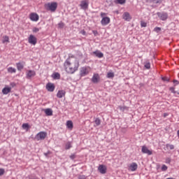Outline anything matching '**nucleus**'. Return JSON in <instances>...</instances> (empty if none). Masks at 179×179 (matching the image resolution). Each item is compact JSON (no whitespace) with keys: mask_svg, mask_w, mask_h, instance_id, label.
Wrapping results in <instances>:
<instances>
[{"mask_svg":"<svg viewBox=\"0 0 179 179\" xmlns=\"http://www.w3.org/2000/svg\"><path fill=\"white\" fill-rule=\"evenodd\" d=\"M173 82L174 87L177 86V85H179V81L177 80H173Z\"/></svg>","mask_w":179,"mask_h":179,"instance_id":"44","label":"nucleus"},{"mask_svg":"<svg viewBox=\"0 0 179 179\" xmlns=\"http://www.w3.org/2000/svg\"><path fill=\"white\" fill-rule=\"evenodd\" d=\"M45 8L47 10H50V12H55L57 10V8H58L57 2H52L45 4Z\"/></svg>","mask_w":179,"mask_h":179,"instance_id":"1","label":"nucleus"},{"mask_svg":"<svg viewBox=\"0 0 179 179\" xmlns=\"http://www.w3.org/2000/svg\"><path fill=\"white\" fill-rule=\"evenodd\" d=\"M95 57H97L98 58H103L104 57V54L103 52H100V50H96L92 52Z\"/></svg>","mask_w":179,"mask_h":179,"instance_id":"17","label":"nucleus"},{"mask_svg":"<svg viewBox=\"0 0 179 179\" xmlns=\"http://www.w3.org/2000/svg\"><path fill=\"white\" fill-rule=\"evenodd\" d=\"M127 2V0H115V3H118L119 5H124Z\"/></svg>","mask_w":179,"mask_h":179,"instance_id":"26","label":"nucleus"},{"mask_svg":"<svg viewBox=\"0 0 179 179\" xmlns=\"http://www.w3.org/2000/svg\"><path fill=\"white\" fill-rule=\"evenodd\" d=\"M145 69H149L150 68V62H146L144 65Z\"/></svg>","mask_w":179,"mask_h":179,"instance_id":"36","label":"nucleus"},{"mask_svg":"<svg viewBox=\"0 0 179 179\" xmlns=\"http://www.w3.org/2000/svg\"><path fill=\"white\" fill-rule=\"evenodd\" d=\"M45 87L48 92H54V90H55V85H54V83H48V84H46Z\"/></svg>","mask_w":179,"mask_h":179,"instance_id":"8","label":"nucleus"},{"mask_svg":"<svg viewBox=\"0 0 179 179\" xmlns=\"http://www.w3.org/2000/svg\"><path fill=\"white\" fill-rule=\"evenodd\" d=\"M66 127L69 129H72L73 128V122H72V120H68L66 122Z\"/></svg>","mask_w":179,"mask_h":179,"instance_id":"21","label":"nucleus"},{"mask_svg":"<svg viewBox=\"0 0 179 179\" xmlns=\"http://www.w3.org/2000/svg\"><path fill=\"white\" fill-rule=\"evenodd\" d=\"M30 179H37V178H30Z\"/></svg>","mask_w":179,"mask_h":179,"instance_id":"55","label":"nucleus"},{"mask_svg":"<svg viewBox=\"0 0 179 179\" xmlns=\"http://www.w3.org/2000/svg\"><path fill=\"white\" fill-rule=\"evenodd\" d=\"M167 115H169V114H167V113H164V117H167Z\"/></svg>","mask_w":179,"mask_h":179,"instance_id":"53","label":"nucleus"},{"mask_svg":"<svg viewBox=\"0 0 179 179\" xmlns=\"http://www.w3.org/2000/svg\"><path fill=\"white\" fill-rule=\"evenodd\" d=\"M22 129H26V131H29V129H30L31 127L29 123H23L22 125Z\"/></svg>","mask_w":179,"mask_h":179,"instance_id":"22","label":"nucleus"},{"mask_svg":"<svg viewBox=\"0 0 179 179\" xmlns=\"http://www.w3.org/2000/svg\"><path fill=\"white\" fill-rule=\"evenodd\" d=\"M98 171L101 174H106L107 173V167L105 165L101 164L98 167Z\"/></svg>","mask_w":179,"mask_h":179,"instance_id":"9","label":"nucleus"},{"mask_svg":"<svg viewBox=\"0 0 179 179\" xmlns=\"http://www.w3.org/2000/svg\"><path fill=\"white\" fill-rule=\"evenodd\" d=\"M58 26L60 29H64V24L63 22H60L58 24Z\"/></svg>","mask_w":179,"mask_h":179,"instance_id":"45","label":"nucleus"},{"mask_svg":"<svg viewBox=\"0 0 179 179\" xmlns=\"http://www.w3.org/2000/svg\"><path fill=\"white\" fill-rule=\"evenodd\" d=\"M94 122H95L96 127H99V125H100V124H101V120H100V118L96 117V118L95 119Z\"/></svg>","mask_w":179,"mask_h":179,"instance_id":"30","label":"nucleus"},{"mask_svg":"<svg viewBox=\"0 0 179 179\" xmlns=\"http://www.w3.org/2000/svg\"><path fill=\"white\" fill-rule=\"evenodd\" d=\"M141 27H146V26H148V24L143 21H141Z\"/></svg>","mask_w":179,"mask_h":179,"instance_id":"41","label":"nucleus"},{"mask_svg":"<svg viewBox=\"0 0 179 179\" xmlns=\"http://www.w3.org/2000/svg\"><path fill=\"white\" fill-rule=\"evenodd\" d=\"M166 163H167L168 164H170V163H171V159L169 157L166 158Z\"/></svg>","mask_w":179,"mask_h":179,"instance_id":"46","label":"nucleus"},{"mask_svg":"<svg viewBox=\"0 0 179 179\" xmlns=\"http://www.w3.org/2000/svg\"><path fill=\"white\" fill-rule=\"evenodd\" d=\"M162 80H163L164 82H170V78L167 77H162Z\"/></svg>","mask_w":179,"mask_h":179,"instance_id":"37","label":"nucleus"},{"mask_svg":"<svg viewBox=\"0 0 179 179\" xmlns=\"http://www.w3.org/2000/svg\"><path fill=\"white\" fill-rule=\"evenodd\" d=\"M33 33H38V31H40V29L37 28V27H34L32 29Z\"/></svg>","mask_w":179,"mask_h":179,"instance_id":"40","label":"nucleus"},{"mask_svg":"<svg viewBox=\"0 0 179 179\" xmlns=\"http://www.w3.org/2000/svg\"><path fill=\"white\" fill-rule=\"evenodd\" d=\"M154 31H156V33H160V31H162V28L159 27H156L154 29Z\"/></svg>","mask_w":179,"mask_h":179,"instance_id":"33","label":"nucleus"},{"mask_svg":"<svg viewBox=\"0 0 179 179\" xmlns=\"http://www.w3.org/2000/svg\"><path fill=\"white\" fill-rule=\"evenodd\" d=\"M92 33L94 36H97L99 34V32L96 30L92 31Z\"/></svg>","mask_w":179,"mask_h":179,"instance_id":"48","label":"nucleus"},{"mask_svg":"<svg viewBox=\"0 0 179 179\" xmlns=\"http://www.w3.org/2000/svg\"><path fill=\"white\" fill-rule=\"evenodd\" d=\"M118 108L120 110V111H125V110H128V107L127 106H119Z\"/></svg>","mask_w":179,"mask_h":179,"instance_id":"29","label":"nucleus"},{"mask_svg":"<svg viewBox=\"0 0 179 179\" xmlns=\"http://www.w3.org/2000/svg\"><path fill=\"white\" fill-rule=\"evenodd\" d=\"M79 179H86V176H80Z\"/></svg>","mask_w":179,"mask_h":179,"instance_id":"51","label":"nucleus"},{"mask_svg":"<svg viewBox=\"0 0 179 179\" xmlns=\"http://www.w3.org/2000/svg\"><path fill=\"white\" fill-rule=\"evenodd\" d=\"M65 94H66V92H65V90H59L57 94V97H58V99H62L63 97H65Z\"/></svg>","mask_w":179,"mask_h":179,"instance_id":"13","label":"nucleus"},{"mask_svg":"<svg viewBox=\"0 0 179 179\" xmlns=\"http://www.w3.org/2000/svg\"><path fill=\"white\" fill-rule=\"evenodd\" d=\"M52 77L53 79H61V74L59 73H53Z\"/></svg>","mask_w":179,"mask_h":179,"instance_id":"23","label":"nucleus"},{"mask_svg":"<svg viewBox=\"0 0 179 179\" xmlns=\"http://www.w3.org/2000/svg\"><path fill=\"white\" fill-rule=\"evenodd\" d=\"M29 44H32L33 45H36L37 44V38L34 36V35H30L28 39Z\"/></svg>","mask_w":179,"mask_h":179,"instance_id":"5","label":"nucleus"},{"mask_svg":"<svg viewBox=\"0 0 179 179\" xmlns=\"http://www.w3.org/2000/svg\"><path fill=\"white\" fill-rule=\"evenodd\" d=\"M142 153H144L145 155H148L150 156V155L152 154V151L150 150L146 145H143L141 149Z\"/></svg>","mask_w":179,"mask_h":179,"instance_id":"11","label":"nucleus"},{"mask_svg":"<svg viewBox=\"0 0 179 179\" xmlns=\"http://www.w3.org/2000/svg\"><path fill=\"white\" fill-rule=\"evenodd\" d=\"M69 65H71V62H69V59H66V62H64V66H69Z\"/></svg>","mask_w":179,"mask_h":179,"instance_id":"42","label":"nucleus"},{"mask_svg":"<svg viewBox=\"0 0 179 179\" xmlns=\"http://www.w3.org/2000/svg\"><path fill=\"white\" fill-rule=\"evenodd\" d=\"M80 9H83V10H87V9H89V2L87 0H83L80 1Z\"/></svg>","mask_w":179,"mask_h":179,"instance_id":"4","label":"nucleus"},{"mask_svg":"<svg viewBox=\"0 0 179 179\" xmlns=\"http://www.w3.org/2000/svg\"><path fill=\"white\" fill-rule=\"evenodd\" d=\"M3 44H5V43H9V36H6L3 37V39L2 41Z\"/></svg>","mask_w":179,"mask_h":179,"instance_id":"31","label":"nucleus"},{"mask_svg":"<svg viewBox=\"0 0 179 179\" xmlns=\"http://www.w3.org/2000/svg\"><path fill=\"white\" fill-rule=\"evenodd\" d=\"M46 136H47L46 132L41 131L35 136L34 139V141H44Z\"/></svg>","mask_w":179,"mask_h":179,"instance_id":"2","label":"nucleus"},{"mask_svg":"<svg viewBox=\"0 0 179 179\" xmlns=\"http://www.w3.org/2000/svg\"><path fill=\"white\" fill-rule=\"evenodd\" d=\"M78 68H79V61L76 60L74 62V67H69V73H75L76 71H78Z\"/></svg>","mask_w":179,"mask_h":179,"instance_id":"3","label":"nucleus"},{"mask_svg":"<svg viewBox=\"0 0 179 179\" xmlns=\"http://www.w3.org/2000/svg\"><path fill=\"white\" fill-rule=\"evenodd\" d=\"M170 92H171V93H173V94H176V93H177V94H179V92L176 91V88L174 87H171L169 88Z\"/></svg>","mask_w":179,"mask_h":179,"instance_id":"28","label":"nucleus"},{"mask_svg":"<svg viewBox=\"0 0 179 179\" xmlns=\"http://www.w3.org/2000/svg\"><path fill=\"white\" fill-rule=\"evenodd\" d=\"M51 152L48 151L47 152H44V156H45V157H48V155H50Z\"/></svg>","mask_w":179,"mask_h":179,"instance_id":"47","label":"nucleus"},{"mask_svg":"<svg viewBox=\"0 0 179 179\" xmlns=\"http://www.w3.org/2000/svg\"><path fill=\"white\" fill-rule=\"evenodd\" d=\"M81 34H83V36H85L86 35V31L85 30H82L80 31Z\"/></svg>","mask_w":179,"mask_h":179,"instance_id":"49","label":"nucleus"},{"mask_svg":"<svg viewBox=\"0 0 179 179\" xmlns=\"http://www.w3.org/2000/svg\"><path fill=\"white\" fill-rule=\"evenodd\" d=\"M8 72L9 73H16V69L15 68H13V67H9L8 69Z\"/></svg>","mask_w":179,"mask_h":179,"instance_id":"27","label":"nucleus"},{"mask_svg":"<svg viewBox=\"0 0 179 179\" xmlns=\"http://www.w3.org/2000/svg\"><path fill=\"white\" fill-rule=\"evenodd\" d=\"M80 76H86V75H87L86 67H83L80 69Z\"/></svg>","mask_w":179,"mask_h":179,"instance_id":"20","label":"nucleus"},{"mask_svg":"<svg viewBox=\"0 0 179 179\" xmlns=\"http://www.w3.org/2000/svg\"><path fill=\"white\" fill-rule=\"evenodd\" d=\"M70 159L71 160H75V159H76V154H71L70 156H69Z\"/></svg>","mask_w":179,"mask_h":179,"instance_id":"38","label":"nucleus"},{"mask_svg":"<svg viewBox=\"0 0 179 179\" xmlns=\"http://www.w3.org/2000/svg\"><path fill=\"white\" fill-rule=\"evenodd\" d=\"M3 174H5V169H0V177L3 176Z\"/></svg>","mask_w":179,"mask_h":179,"instance_id":"43","label":"nucleus"},{"mask_svg":"<svg viewBox=\"0 0 179 179\" xmlns=\"http://www.w3.org/2000/svg\"><path fill=\"white\" fill-rule=\"evenodd\" d=\"M104 15H106V13H101V16L103 17V16H104Z\"/></svg>","mask_w":179,"mask_h":179,"instance_id":"52","label":"nucleus"},{"mask_svg":"<svg viewBox=\"0 0 179 179\" xmlns=\"http://www.w3.org/2000/svg\"><path fill=\"white\" fill-rule=\"evenodd\" d=\"M29 19H31L32 22H37L38 19H40V17L37 15V13H31L29 15Z\"/></svg>","mask_w":179,"mask_h":179,"instance_id":"7","label":"nucleus"},{"mask_svg":"<svg viewBox=\"0 0 179 179\" xmlns=\"http://www.w3.org/2000/svg\"><path fill=\"white\" fill-rule=\"evenodd\" d=\"M45 113L46 114V115L48 116H51L52 115V109L51 108H47L45 110Z\"/></svg>","mask_w":179,"mask_h":179,"instance_id":"24","label":"nucleus"},{"mask_svg":"<svg viewBox=\"0 0 179 179\" xmlns=\"http://www.w3.org/2000/svg\"><path fill=\"white\" fill-rule=\"evenodd\" d=\"M10 86H11V87H15V86H16V83H10Z\"/></svg>","mask_w":179,"mask_h":179,"instance_id":"50","label":"nucleus"},{"mask_svg":"<svg viewBox=\"0 0 179 179\" xmlns=\"http://www.w3.org/2000/svg\"><path fill=\"white\" fill-rule=\"evenodd\" d=\"M12 90V87H5L2 90L3 94H8V93H10V91Z\"/></svg>","mask_w":179,"mask_h":179,"instance_id":"19","label":"nucleus"},{"mask_svg":"<svg viewBox=\"0 0 179 179\" xmlns=\"http://www.w3.org/2000/svg\"><path fill=\"white\" fill-rule=\"evenodd\" d=\"M147 3H154L155 5L162 3V0H145Z\"/></svg>","mask_w":179,"mask_h":179,"instance_id":"18","label":"nucleus"},{"mask_svg":"<svg viewBox=\"0 0 179 179\" xmlns=\"http://www.w3.org/2000/svg\"><path fill=\"white\" fill-rule=\"evenodd\" d=\"M157 15L161 20H167V18L169 17V14H167V13H157Z\"/></svg>","mask_w":179,"mask_h":179,"instance_id":"6","label":"nucleus"},{"mask_svg":"<svg viewBox=\"0 0 179 179\" xmlns=\"http://www.w3.org/2000/svg\"><path fill=\"white\" fill-rule=\"evenodd\" d=\"M178 136L179 137V130L178 131Z\"/></svg>","mask_w":179,"mask_h":179,"instance_id":"54","label":"nucleus"},{"mask_svg":"<svg viewBox=\"0 0 179 179\" xmlns=\"http://www.w3.org/2000/svg\"><path fill=\"white\" fill-rule=\"evenodd\" d=\"M16 65H17V69L18 71H22V69H23V68H24V66L20 62L17 63Z\"/></svg>","mask_w":179,"mask_h":179,"instance_id":"25","label":"nucleus"},{"mask_svg":"<svg viewBox=\"0 0 179 179\" xmlns=\"http://www.w3.org/2000/svg\"><path fill=\"white\" fill-rule=\"evenodd\" d=\"M161 170L162 171H167V166H166L165 164L162 165Z\"/></svg>","mask_w":179,"mask_h":179,"instance_id":"39","label":"nucleus"},{"mask_svg":"<svg viewBox=\"0 0 179 179\" xmlns=\"http://www.w3.org/2000/svg\"><path fill=\"white\" fill-rule=\"evenodd\" d=\"M129 169L131 171H136V170L138 169V164L132 162L129 166Z\"/></svg>","mask_w":179,"mask_h":179,"instance_id":"15","label":"nucleus"},{"mask_svg":"<svg viewBox=\"0 0 179 179\" xmlns=\"http://www.w3.org/2000/svg\"><path fill=\"white\" fill-rule=\"evenodd\" d=\"M108 79H113V78H114V73L113 72H109L107 73V76H106Z\"/></svg>","mask_w":179,"mask_h":179,"instance_id":"32","label":"nucleus"},{"mask_svg":"<svg viewBox=\"0 0 179 179\" xmlns=\"http://www.w3.org/2000/svg\"><path fill=\"white\" fill-rule=\"evenodd\" d=\"M72 148V145H71V143L69 142L66 144V147H65V149L66 150H68L69 149L71 148Z\"/></svg>","mask_w":179,"mask_h":179,"instance_id":"35","label":"nucleus"},{"mask_svg":"<svg viewBox=\"0 0 179 179\" xmlns=\"http://www.w3.org/2000/svg\"><path fill=\"white\" fill-rule=\"evenodd\" d=\"M100 81V76L99 74H94L92 78V83H99Z\"/></svg>","mask_w":179,"mask_h":179,"instance_id":"14","label":"nucleus"},{"mask_svg":"<svg viewBox=\"0 0 179 179\" xmlns=\"http://www.w3.org/2000/svg\"><path fill=\"white\" fill-rule=\"evenodd\" d=\"M108 23H110V17H104L102 18L101 21V24H102V26H107Z\"/></svg>","mask_w":179,"mask_h":179,"instance_id":"12","label":"nucleus"},{"mask_svg":"<svg viewBox=\"0 0 179 179\" xmlns=\"http://www.w3.org/2000/svg\"><path fill=\"white\" fill-rule=\"evenodd\" d=\"M122 17L124 20H127V22H129L132 17H131V15L128 12L124 13Z\"/></svg>","mask_w":179,"mask_h":179,"instance_id":"16","label":"nucleus"},{"mask_svg":"<svg viewBox=\"0 0 179 179\" xmlns=\"http://www.w3.org/2000/svg\"><path fill=\"white\" fill-rule=\"evenodd\" d=\"M166 148H169L170 150H173L174 149V145L166 144Z\"/></svg>","mask_w":179,"mask_h":179,"instance_id":"34","label":"nucleus"},{"mask_svg":"<svg viewBox=\"0 0 179 179\" xmlns=\"http://www.w3.org/2000/svg\"><path fill=\"white\" fill-rule=\"evenodd\" d=\"M36 76V71L33 70H28L27 71V79H31V78H34Z\"/></svg>","mask_w":179,"mask_h":179,"instance_id":"10","label":"nucleus"}]
</instances>
